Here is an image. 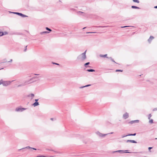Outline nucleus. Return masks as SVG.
<instances>
[{
	"label": "nucleus",
	"mask_w": 157,
	"mask_h": 157,
	"mask_svg": "<svg viewBox=\"0 0 157 157\" xmlns=\"http://www.w3.org/2000/svg\"><path fill=\"white\" fill-rule=\"evenodd\" d=\"M86 50L84 52L79 55L77 58V59L80 61H83L86 59Z\"/></svg>",
	"instance_id": "obj_1"
},
{
	"label": "nucleus",
	"mask_w": 157,
	"mask_h": 157,
	"mask_svg": "<svg viewBox=\"0 0 157 157\" xmlns=\"http://www.w3.org/2000/svg\"><path fill=\"white\" fill-rule=\"evenodd\" d=\"M13 80L10 81H4L2 80V84L3 86H7L10 84L11 82H13Z\"/></svg>",
	"instance_id": "obj_2"
},
{
	"label": "nucleus",
	"mask_w": 157,
	"mask_h": 157,
	"mask_svg": "<svg viewBox=\"0 0 157 157\" xmlns=\"http://www.w3.org/2000/svg\"><path fill=\"white\" fill-rule=\"evenodd\" d=\"M37 78L38 77L36 76H35V77H33L32 78L30 79L29 80L26 81L25 82V84H30V83H31L34 82L35 81H33V79L36 78Z\"/></svg>",
	"instance_id": "obj_3"
},
{
	"label": "nucleus",
	"mask_w": 157,
	"mask_h": 157,
	"mask_svg": "<svg viewBox=\"0 0 157 157\" xmlns=\"http://www.w3.org/2000/svg\"><path fill=\"white\" fill-rule=\"evenodd\" d=\"M96 133L100 137H104L108 134H104L101 133L99 132H96Z\"/></svg>",
	"instance_id": "obj_4"
},
{
	"label": "nucleus",
	"mask_w": 157,
	"mask_h": 157,
	"mask_svg": "<svg viewBox=\"0 0 157 157\" xmlns=\"http://www.w3.org/2000/svg\"><path fill=\"white\" fill-rule=\"evenodd\" d=\"M25 109H26L24 108H17L15 109V111L17 112H22Z\"/></svg>",
	"instance_id": "obj_5"
},
{
	"label": "nucleus",
	"mask_w": 157,
	"mask_h": 157,
	"mask_svg": "<svg viewBox=\"0 0 157 157\" xmlns=\"http://www.w3.org/2000/svg\"><path fill=\"white\" fill-rule=\"evenodd\" d=\"M123 118L126 119L128 117V114L127 113H126L123 115Z\"/></svg>",
	"instance_id": "obj_6"
},
{
	"label": "nucleus",
	"mask_w": 157,
	"mask_h": 157,
	"mask_svg": "<svg viewBox=\"0 0 157 157\" xmlns=\"http://www.w3.org/2000/svg\"><path fill=\"white\" fill-rule=\"evenodd\" d=\"M126 142L127 143L130 142V143H137V142L136 141H135V140H127L126 141Z\"/></svg>",
	"instance_id": "obj_7"
},
{
	"label": "nucleus",
	"mask_w": 157,
	"mask_h": 157,
	"mask_svg": "<svg viewBox=\"0 0 157 157\" xmlns=\"http://www.w3.org/2000/svg\"><path fill=\"white\" fill-rule=\"evenodd\" d=\"M139 120H136L131 121L130 122V123L131 124H132L134 123H138L139 122Z\"/></svg>",
	"instance_id": "obj_8"
},
{
	"label": "nucleus",
	"mask_w": 157,
	"mask_h": 157,
	"mask_svg": "<svg viewBox=\"0 0 157 157\" xmlns=\"http://www.w3.org/2000/svg\"><path fill=\"white\" fill-rule=\"evenodd\" d=\"M154 38V37L152 36H151L149 38V39L148 40V42L150 43L151 40Z\"/></svg>",
	"instance_id": "obj_9"
},
{
	"label": "nucleus",
	"mask_w": 157,
	"mask_h": 157,
	"mask_svg": "<svg viewBox=\"0 0 157 157\" xmlns=\"http://www.w3.org/2000/svg\"><path fill=\"white\" fill-rule=\"evenodd\" d=\"M107 54L104 55H102V54H100L99 55V56L101 57H103V58L106 57V58H108V57H107Z\"/></svg>",
	"instance_id": "obj_10"
},
{
	"label": "nucleus",
	"mask_w": 157,
	"mask_h": 157,
	"mask_svg": "<svg viewBox=\"0 0 157 157\" xmlns=\"http://www.w3.org/2000/svg\"><path fill=\"white\" fill-rule=\"evenodd\" d=\"M117 152H126V153H130V152H123V151H122V150H118V151H113L112 152H113V153H115Z\"/></svg>",
	"instance_id": "obj_11"
},
{
	"label": "nucleus",
	"mask_w": 157,
	"mask_h": 157,
	"mask_svg": "<svg viewBox=\"0 0 157 157\" xmlns=\"http://www.w3.org/2000/svg\"><path fill=\"white\" fill-rule=\"evenodd\" d=\"M39 105V103L38 102H35L33 104V105L34 106H37Z\"/></svg>",
	"instance_id": "obj_12"
},
{
	"label": "nucleus",
	"mask_w": 157,
	"mask_h": 157,
	"mask_svg": "<svg viewBox=\"0 0 157 157\" xmlns=\"http://www.w3.org/2000/svg\"><path fill=\"white\" fill-rule=\"evenodd\" d=\"M25 148H31V149H33V150H36V149L34 148L31 147H30L29 146L27 147H26L25 148H22V149ZM21 149H20V150H21Z\"/></svg>",
	"instance_id": "obj_13"
},
{
	"label": "nucleus",
	"mask_w": 157,
	"mask_h": 157,
	"mask_svg": "<svg viewBox=\"0 0 157 157\" xmlns=\"http://www.w3.org/2000/svg\"><path fill=\"white\" fill-rule=\"evenodd\" d=\"M34 95L33 94H30L28 96V97H32V99H33V98L34 97Z\"/></svg>",
	"instance_id": "obj_14"
},
{
	"label": "nucleus",
	"mask_w": 157,
	"mask_h": 157,
	"mask_svg": "<svg viewBox=\"0 0 157 157\" xmlns=\"http://www.w3.org/2000/svg\"><path fill=\"white\" fill-rule=\"evenodd\" d=\"M90 63V62H87L85 63L84 65V66L86 67H90V66H87V65L89 64Z\"/></svg>",
	"instance_id": "obj_15"
},
{
	"label": "nucleus",
	"mask_w": 157,
	"mask_h": 157,
	"mask_svg": "<svg viewBox=\"0 0 157 157\" xmlns=\"http://www.w3.org/2000/svg\"><path fill=\"white\" fill-rule=\"evenodd\" d=\"M19 15L21 17H27L28 16L25 15L24 14H23L21 13H20V14Z\"/></svg>",
	"instance_id": "obj_16"
},
{
	"label": "nucleus",
	"mask_w": 157,
	"mask_h": 157,
	"mask_svg": "<svg viewBox=\"0 0 157 157\" xmlns=\"http://www.w3.org/2000/svg\"><path fill=\"white\" fill-rule=\"evenodd\" d=\"M86 71L88 72H94V71H95V70L93 69H87L86 70Z\"/></svg>",
	"instance_id": "obj_17"
},
{
	"label": "nucleus",
	"mask_w": 157,
	"mask_h": 157,
	"mask_svg": "<svg viewBox=\"0 0 157 157\" xmlns=\"http://www.w3.org/2000/svg\"><path fill=\"white\" fill-rule=\"evenodd\" d=\"M49 32L47 31H44L43 32H42L40 33V34L41 35L45 34V33H49Z\"/></svg>",
	"instance_id": "obj_18"
},
{
	"label": "nucleus",
	"mask_w": 157,
	"mask_h": 157,
	"mask_svg": "<svg viewBox=\"0 0 157 157\" xmlns=\"http://www.w3.org/2000/svg\"><path fill=\"white\" fill-rule=\"evenodd\" d=\"M132 8L133 9H139L140 8L139 7H137L136 6H132Z\"/></svg>",
	"instance_id": "obj_19"
},
{
	"label": "nucleus",
	"mask_w": 157,
	"mask_h": 157,
	"mask_svg": "<svg viewBox=\"0 0 157 157\" xmlns=\"http://www.w3.org/2000/svg\"><path fill=\"white\" fill-rule=\"evenodd\" d=\"M91 85H86V86H81V87H80V88H84V87H88V86H90Z\"/></svg>",
	"instance_id": "obj_20"
},
{
	"label": "nucleus",
	"mask_w": 157,
	"mask_h": 157,
	"mask_svg": "<svg viewBox=\"0 0 157 157\" xmlns=\"http://www.w3.org/2000/svg\"><path fill=\"white\" fill-rule=\"evenodd\" d=\"M136 133H135L134 134H129L128 135H127V136H135L136 135Z\"/></svg>",
	"instance_id": "obj_21"
},
{
	"label": "nucleus",
	"mask_w": 157,
	"mask_h": 157,
	"mask_svg": "<svg viewBox=\"0 0 157 157\" xmlns=\"http://www.w3.org/2000/svg\"><path fill=\"white\" fill-rule=\"evenodd\" d=\"M133 1L134 2H136L138 3H139L140 2L138 0H133Z\"/></svg>",
	"instance_id": "obj_22"
},
{
	"label": "nucleus",
	"mask_w": 157,
	"mask_h": 157,
	"mask_svg": "<svg viewBox=\"0 0 157 157\" xmlns=\"http://www.w3.org/2000/svg\"><path fill=\"white\" fill-rule=\"evenodd\" d=\"M84 14V13L82 12H81V11H79L78 12V14H79V15H82V14Z\"/></svg>",
	"instance_id": "obj_23"
},
{
	"label": "nucleus",
	"mask_w": 157,
	"mask_h": 157,
	"mask_svg": "<svg viewBox=\"0 0 157 157\" xmlns=\"http://www.w3.org/2000/svg\"><path fill=\"white\" fill-rule=\"evenodd\" d=\"M46 29L47 30H48V31H49L50 32H51L52 31V30L51 29H49V28H48V27H46Z\"/></svg>",
	"instance_id": "obj_24"
},
{
	"label": "nucleus",
	"mask_w": 157,
	"mask_h": 157,
	"mask_svg": "<svg viewBox=\"0 0 157 157\" xmlns=\"http://www.w3.org/2000/svg\"><path fill=\"white\" fill-rule=\"evenodd\" d=\"M149 123L151 124L152 123H153V120L152 119L150 120L149 121Z\"/></svg>",
	"instance_id": "obj_25"
},
{
	"label": "nucleus",
	"mask_w": 157,
	"mask_h": 157,
	"mask_svg": "<svg viewBox=\"0 0 157 157\" xmlns=\"http://www.w3.org/2000/svg\"><path fill=\"white\" fill-rule=\"evenodd\" d=\"M13 13H14V14H17L18 15H20V13H18V12H13Z\"/></svg>",
	"instance_id": "obj_26"
},
{
	"label": "nucleus",
	"mask_w": 157,
	"mask_h": 157,
	"mask_svg": "<svg viewBox=\"0 0 157 157\" xmlns=\"http://www.w3.org/2000/svg\"><path fill=\"white\" fill-rule=\"evenodd\" d=\"M3 35V32H0V36H2Z\"/></svg>",
	"instance_id": "obj_27"
},
{
	"label": "nucleus",
	"mask_w": 157,
	"mask_h": 157,
	"mask_svg": "<svg viewBox=\"0 0 157 157\" xmlns=\"http://www.w3.org/2000/svg\"><path fill=\"white\" fill-rule=\"evenodd\" d=\"M122 71H123V70H116V72H117V71L122 72Z\"/></svg>",
	"instance_id": "obj_28"
},
{
	"label": "nucleus",
	"mask_w": 157,
	"mask_h": 157,
	"mask_svg": "<svg viewBox=\"0 0 157 157\" xmlns=\"http://www.w3.org/2000/svg\"><path fill=\"white\" fill-rule=\"evenodd\" d=\"M151 117V114H149L148 115V118L149 119H150V117Z\"/></svg>",
	"instance_id": "obj_29"
},
{
	"label": "nucleus",
	"mask_w": 157,
	"mask_h": 157,
	"mask_svg": "<svg viewBox=\"0 0 157 157\" xmlns=\"http://www.w3.org/2000/svg\"><path fill=\"white\" fill-rule=\"evenodd\" d=\"M3 35H6L8 34V33L7 32H5L4 33L3 32Z\"/></svg>",
	"instance_id": "obj_30"
},
{
	"label": "nucleus",
	"mask_w": 157,
	"mask_h": 157,
	"mask_svg": "<svg viewBox=\"0 0 157 157\" xmlns=\"http://www.w3.org/2000/svg\"><path fill=\"white\" fill-rule=\"evenodd\" d=\"M2 79L1 80H0V85H1V84H2Z\"/></svg>",
	"instance_id": "obj_31"
},
{
	"label": "nucleus",
	"mask_w": 157,
	"mask_h": 157,
	"mask_svg": "<svg viewBox=\"0 0 157 157\" xmlns=\"http://www.w3.org/2000/svg\"><path fill=\"white\" fill-rule=\"evenodd\" d=\"M152 148V147H148V150H149V151L151 152V151L150 150L151 148Z\"/></svg>",
	"instance_id": "obj_32"
},
{
	"label": "nucleus",
	"mask_w": 157,
	"mask_h": 157,
	"mask_svg": "<svg viewBox=\"0 0 157 157\" xmlns=\"http://www.w3.org/2000/svg\"><path fill=\"white\" fill-rule=\"evenodd\" d=\"M53 64H56L57 65H59V64L57 63H53Z\"/></svg>",
	"instance_id": "obj_33"
},
{
	"label": "nucleus",
	"mask_w": 157,
	"mask_h": 157,
	"mask_svg": "<svg viewBox=\"0 0 157 157\" xmlns=\"http://www.w3.org/2000/svg\"><path fill=\"white\" fill-rule=\"evenodd\" d=\"M153 111L157 110V108H154V109H153Z\"/></svg>",
	"instance_id": "obj_34"
},
{
	"label": "nucleus",
	"mask_w": 157,
	"mask_h": 157,
	"mask_svg": "<svg viewBox=\"0 0 157 157\" xmlns=\"http://www.w3.org/2000/svg\"><path fill=\"white\" fill-rule=\"evenodd\" d=\"M108 58L111 61H112V60L113 59L111 57H108Z\"/></svg>",
	"instance_id": "obj_35"
},
{
	"label": "nucleus",
	"mask_w": 157,
	"mask_h": 157,
	"mask_svg": "<svg viewBox=\"0 0 157 157\" xmlns=\"http://www.w3.org/2000/svg\"><path fill=\"white\" fill-rule=\"evenodd\" d=\"M108 58L111 61H112V60L113 59L111 57H108Z\"/></svg>",
	"instance_id": "obj_36"
},
{
	"label": "nucleus",
	"mask_w": 157,
	"mask_h": 157,
	"mask_svg": "<svg viewBox=\"0 0 157 157\" xmlns=\"http://www.w3.org/2000/svg\"><path fill=\"white\" fill-rule=\"evenodd\" d=\"M38 99H35V102H37V101H38Z\"/></svg>",
	"instance_id": "obj_37"
},
{
	"label": "nucleus",
	"mask_w": 157,
	"mask_h": 157,
	"mask_svg": "<svg viewBox=\"0 0 157 157\" xmlns=\"http://www.w3.org/2000/svg\"><path fill=\"white\" fill-rule=\"evenodd\" d=\"M129 26H123V27H121V28H125V27H129Z\"/></svg>",
	"instance_id": "obj_38"
},
{
	"label": "nucleus",
	"mask_w": 157,
	"mask_h": 157,
	"mask_svg": "<svg viewBox=\"0 0 157 157\" xmlns=\"http://www.w3.org/2000/svg\"><path fill=\"white\" fill-rule=\"evenodd\" d=\"M127 136V135H126V136H122V138H123V137H125V136Z\"/></svg>",
	"instance_id": "obj_39"
},
{
	"label": "nucleus",
	"mask_w": 157,
	"mask_h": 157,
	"mask_svg": "<svg viewBox=\"0 0 157 157\" xmlns=\"http://www.w3.org/2000/svg\"><path fill=\"white\" fill-rule=\"evenodd\" d=\"M27 47V46H26V48H25V49L24 50V51L25 52H26V49H27V48H26Z\"/></svg>",
	"instance_id": "obj_40"
},
{
	"label": "nucleus",
	"mask_w": 157,
	"mask_h": 157,
	"mask_svg": "<svg viewBox=\"0 0 157 157\" xmlns=\"http://www.w3.org/2000/svg\"><path fill=\"white\" fill-rule=\"evenodd\" d=\"M112 61H113V62H114V63H116V62L114 61V60L113 59L112 60Z\"/></svg>",
	"instance_id": "obj_41"
},
{
	"label": "nucleus",
	"mask_w": 157,
	"mask_h": 157,
	"mask_svg": "<svg viewBox=\"0 0 157 157\" xmlns=\"http://www.w3.org/2000/svg\"><path fill=\"white\" fill-rule=\"evenodd\" d=\"M154 8H155V9H157V6H155Z\"/></svg>",
	"instance_id": "obj_42"
},
{
	"label": "nucleus",
	"mask_w": 157,
	"mask_h": 157,
	"mask_svg": "<svg viewBox=\"0 0 157 157\" xmlns=\"http://www.w3.org/2000/svg\"><path fill=\"white\" fill-rule=\"evenodd\" d=\"M92 33V32H87L86 33Z\"/></svg>",
	"instance_id": "obj_43"
},
{
	"label": "nucleus",
	"mask_w": 157,
	"mask_h": 157,
	"mask_svg": "<svg viewBox=\"0 0 157 157\" xmlns=\"http://www.w3.org/2000/svg\"><path fill=\"white\" fill-rule=\"evenodd\" d=\"M12 61V59H11L10 61H9L8 62H11V61Z\"/></svg>",
	"instance_id": "obj_44"
},
{
	"label": "nucleus",
	"mask_w": 157,
	"mask_h": 157,
	"mask_svg": "<svg viewBox=\"0 0 157 157\" xmlns=\"http://www.w3.org/2000/svg\"><path fill=\"white\" fill-rule=\"evenodd\" d=\"M34 75H39V74H35Z\"/></svg>",
	"instance_id": "obj_45"
},
{
	"label": "nucleus",
	"mask_w": 157,
	"mask_h": 157,
	"mask_svg": "<svg viewBox=\"0 0 157 157\" xmlns=\"http://www.w3.org/2000/svg\"><path fill=\"white\" fill-rule=\"evenodd\" d=\"M22 86V85H19L18 86V87H19V86Z\"/></svg>",
	"instance_id": "obj_46"
},
{
	"label": "nucleus",
	"mask_w": 157,
	"mask_h": 157,
	"mask_svg": "<svg viewBox=\"0 0 157 157\" xmlns=\"http://www.w3.org/2000/svg\"><path fill=\"white\" fill-rule=\"evenodd\" d=\"M113 132H111V133H109V134H113Z\"/></svg>",
	"instance_id": "obj_47"
},
{
	"label": "nucleus",
	"mask_w": 157,
	"mask_h": 157,
	"mask_svg": "<svg viewBox=\"0 0 157 157\" xmlns=\"http://www.w3.org/2000/svg\"><path fill=\"white\" fill-rule=\"evenodd\" d=\"M86 27H84L83 28V29H85V28H86Z\"/></svg>",
	"instance_id": "obj_48"
},
{
	"label": "nucleus",
	"mask_w": 157,
	"mask_h": 157,
	"mask_svg": "<svg viewBox=\"0 0 157 157\" xmlns=\"http://www.w3.org/2000/svg\"><path fill=\"white\" fill-rule=\"evenodd\" d=\"M51 120H53V118H51Z\"/></svg>",
	"instance_id": "obj_49"
},
{
	"label": "nucleus",
	"mask_w": 157,
	"mask_h": 157,
	"mask_svg": "<svg viewBox=\"0 0 157 157\" xmlns=\"http://www.w3.org/2000/svg\"><path fill=\"white\" fill-rule=\"evenodd\" d=\"M105 26H100V27H105Z\"/></svg>",
	"instance_id": "obj_50"
},
{
	"label": "nucleus",
	"mask_w": 157,
	"mask_h": 157,
	"mask_svg": "<svg viewBox=\"0 0 157 157\" xmlns=\"http://www.w3.org/2000/svg\"><path fill=\"white\" fill-rule=\"evenodd\" d=\"M3 68H2V69H0V70H1V69H3Z\"/></svg>",
	"instance_id": "obj_51"
},
{
	"label": "nucleus",
	"mask_w": 157,
	"mask_h": 157,
	"mask_svg": "<svg viewBox=\"0 0 157 157\" xmlns=\"http://www.w3.org/2000/svg\"><path fill=\"white\" fill-rule=\"evenodd\" d=\"M155 140H156V139H157V138H155Z\"/></svg>",
	"instance_id": "obj_52"
},
{
	"label": "nucleus",
	"mask_w": 157,
	"mask_h": 157,
	"mask_svg": "<svg viewBox=\"0 0 157 157\" xmlns=\"http://www.w3.org/2000/svg\"><path fill=\"white\" fill-rule=\"evenodd\" d=\"M140 153H142V152H140Z\"/></svg>",
	"instance_id": "obj_53"
}]
</instances>
